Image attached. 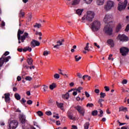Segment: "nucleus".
Returning a JSON list of instances; mask_svg holds the SVG:
<instances>
[{
    "label": "nucleus",
    "instance_id": "6e6552de",
    "mask_svg": "<svg viewBox=\"0 0 129 129\" xmlns=\"http://www.w3.org/2000/svg\"><path fill=\"white\" fill-rule=\"evenodd\" d=\"M118 40H119L121 42H126L128 41V37H127L125 35H118L117 37Z\"/></svg>",
    "mask_w": 129,
    "mask_h": 129
},
{
    "label": "nucleus",
    "instance_id": "49530a36",
    "mask_svg": "<svg viewBox=\"0 0 129 129\" xmlns=\"http://www.w3.org/2000/svg\"><path fill=\"white\" fill-rule=\"evenodd\" d=\"M43 55L44 56H48V55H49V51H44L43 52Z\"/></svg>",
    "mask_w": 129,
    "mask_h": 129
},
{
    "label": "nucleus",
    "instance_id": "7c9ffc66",
    "mask_svg": "<svg viewBox=\"0 0 129 129\" xmlns=\"http://www.w3.org/2000/svg\"><path fill=\"white\" fill-rule=\"evenodd\" d=\"M84 2H85V4L87 5H90L92 2H93V0H84Z\"/></svg>",
    "mask_w": 129,
    "mask_h": 129
},
{
    "label": "nucleus",
    "instance_id": "338daca9",
    "mask_svg": "<svg viewBox=\"0 0 129 129\" xmlns=\"http://www.w3.org/2000/svg\"><path fill=\"white\" fill-rule=\"evenodd\" d=\"M26 94H27V95H28V96H30V95H31V91H28L26 92Z\"/></svg>",
    "mask_w": 129,
    "mask_h": 129
},
{
    "label": "nucleus",
    "instance_id": "2f4dec72",
    "mask_svg": "<svg viewBox=\"0 0 129 129\" xmlns=\"http://www.w3.org/2000/svg\"><path fill=\"white\" fill-rule=\"evenodd\" d=\"M11 56H9L7 57H5V58H4L3 57V60L4 61H5L6 63L7 62H9V60H10V59H11Z\"/></svg>",
    "mask_w": 129,
    "mask_h": 129
},
{
    "label": "nucleus",
    "instance_id": "864d4df0",
    "mask_svg": "<svg viewBox=\"0 0 129 129\" xmlns=\"http://www.w3.org/2000/svg\"><path fill=\"white\" fill-rule=\"evenodd\" d=\"M56 43L57 44H59V46H62V45H63V43L60 40H58Z\"/></svg>",
    "mask_w": 129,
    "mask_h": 129
},
{
    "label": "nucleus",
    "instance_id": "0e129e2a",
    "mask_svg": "<svg viewBox=\"0 0 129 129\" xmlns=\"http://www.w3.org/2000/svg\"><path fill=\"white\" fill-rule=\"evenodd\" d=\"M28 51V46L23 48V52H27Z\"/></svg>",
    "mask_w": 129,
    "mask_h": 129
},
{
    "label": "nucleus",
    "instance_id": "79ce46f5",
    "mask_svg": "<svg viewBox=\"0 0 129 129\" xmlns=\"http://www.w3.org/2000/svg\"><path fill=\"white\" fill-rule=\"evenodd\" d=\"M94 105L93 103H88L87 104V107H93Z\"/></svg>",
    "mask_w": 129,
    "mask_h": 129
},
{
    "label": "nucleus",
    "instance_id": "c03bdc74",
    "mask_svg": "<svg viewBox=\"0 0 129 129\" xmlns=\"http://www.w3.org/2000/svg\"><path fill=\"white\" fill-rule=\"evenodd\" d=\"M19 16L20 17H24L25 16V13H24V12H22V11H21Z\"/></svg>",
    "mask_w": 129,
    "mask_h": 129
},
{
    "label": "nucleus",
    "instance_id": "0eeeda50",
    "mask_svg": "<svg viewBox=\"0 0 129 129\" xmlns=\"http://www.w3.org/2000/svg\"><path fill=\"white\" fill-rule=\"evenodd\" d=\"M126 5H127V0H125L124 3H119L118 6V11H122V10H124V9H125V7H126Z\"/></svg>",
    "mask_w": 129,
    "mask_h": 129
},
{
    "label": "nucleus",
    "instance_id": "bf43d9fd",
    "mask_svg": "<svg viewBox=\"0 0 129 129\" xmlns=\"http://www.w3.org/2000/svg\"><path fill=\"white\" fill-rule=\"evenodd\" d=\"M17 81H21L22 80V78L20 76L17 77Z\"/></svg>",
    "mask_w": 129,
    "mask_h": 129
},
{
    "label": "nucleus",
    "instance_id": "f3484780",
    "mask_svg": "<svg viewBox=\"0 0 129 129\" xmlns=\"http://www.w3.org/2000/svg\"><path fill=\"white\" fill-rule=\"evenodd\" d=\"M96 4L97 6H103L104 4V0H97Z\"/></svg>",
    "mask_w": 129,
    "mask_h": 129
},
{
    "label": "nucleus",
    "instance_id": "5701e85b",
    "mask_svg": "<svg viewBox=\"0 0 129 129\" xmlns=\"http://www.w3.org/2000/svg\"><path fill=\"white\" fill-rule=\"evenodd\" d=\"M119 111H124V112H125V111H127V108L120 107L119 108Z\"/></svg>",
    "mask_w": 129,
    "mask_h": 129
},
{
    "label": "nucleus",
    "instance_id": "680f3d73",
    "mask_svg": "<svg viewBox=\"0 0 129 129\" xmlns=\"http://www.w3.org/2000/svg\"><path fill=\"white\" fill-rule=\"evenodd\" d=\"M100 92V91L99 90V89H96L95 90V93H99V92Z\"/></svg>",
    "mask_w": 129,
    "mask_h": 129
},
{
    "label": "nucleus",
    "instance_id": "393cba45",
    "mask_svg": "<svg viewBox=\"0 0 129 129\" xmlns=\"http://www.w3.org/2000/svg\"><path fill=\"white\" fill-rule=\"evenodd\" d=\"M58 70L59 71V72H58V73L59 74H61V75H63V76H66V77L67 78H68V75L63 74V71L62 70H61V69H58Z\"/></svg>",
    "mask_w": 129,
    "mask_h": 129
},
{
    "label": "nucleus",
    "instance_id": "dca6fc26",
    "mask_svg": "<svg viewBox=\"0 0 129 129\" xmlns=\"http://www.w3.org/2000/svg\"><path fill=\"white\" fill-rule=\"evenodd\" d=\"M83 89V88L80 87H79L78 89H72L71 90L69 91V92H71V91H74V90H76V91H78V92H81V90Z\"/></svg>",
    "mask_w": 129,
    "mask_h": 129
},
{
    "label": "nucleus",
    "instance_id": "ea45409f",
    "mask_svg": "<svg viewBox=\"0 0 129 129\" xmlns=\"http://www.w3.org/2000/svg\"><path fill=\"white\" fill-rule=\"evenodd\" d=\"M98 113L97 110H94L92 112V115H97Z\"/></svg>",
    "mask_w": 129,
    "mask_h": 129
},
{
    "label": "nucleus",
    "instance_id": "f8f14e48",
    "mask_svg": "<svg viewBox=\"0 0 129 129\" xmlns=\"http://www.w3.org/2000/svg\"><path fill=\"white\" fill-rule=\"evenodd\" d=\"M23 34H24V31H21V29H19L17 34L19 44H21V35H23Z\"/></svg>",
    "mask_w": 129,
    "mask_h": 129
},
{
    "label": "nucleus",
    "instance_id": "69168bd1",
    "mask_svg": "<svg viewBox=\"0 0 129 129\" xmlns=\"http://www.w3.org/2000/svg\"><path fill=\"white\" fill-rule=\"evenodd\" d=\"M87 77H88V75H85L83 77V79L84 80H85V78H87Z\"/></svg>",
    "mask_w": 129,
    "mask_h": 129
},
{
    "label": "nucleus",
    "instance_id": "72a5a7b5",
    "mask_svg": "<svg viewBox=\"0 0 129 129\" xmlns=\"http://www.w3.org/2000/svg\"><path fill=\"white\" fill-rule=\"evenodd\" d=\"M15 98L17 99V100H20V99H21V96L20 95V94L18 93L15 95Z\"/></svg>",
    "mask_w": 129,
    "mask_h": 129
},
{
    "label": "nucleus",
    "instance_id": "c9c22d12",
    "mask_svg": "<svg viewBox=\"0 0 129 129\" xmlns=\"http://www.w3.org/2000/svg\"><path fill=\"white\" fill-rule=\"evenodd\" d=\"M88 48H89V43H87L86 44V47H85V50L86 51H89V49H88Z\"/></svg>",
    "mask_w": 129,
    "mask_h": 129
},
{
    "label": "nucleus",
    "instance_id": "39448f33",
    "mask_svg": "<svg viewBox=\"0 0 129 129\" xmlns=\"http://www.w3.org/2000/svg\"><path fill=\"white\" fill-rule=\"evenodd\" d=\"M113 7H114V2L109 0L107 1L106 4L104 6V10H105V11H110Z\"/></svg>",
    "mask_w": 129,
    "mask_h": 129
},
{
    "label": "nucleus",
    "instance_id": "4c0bfd02",
    "mask_svg": "<svg viewBox=\"0 0 129 129\" xmlns=\"http://www.w3.org/2000/svg\"><path fill=\"white\" fill-rule=\"evenodd\" d=\"M100 97L101 98H104V97H105V93H100Z\"/></svg>",
    "mask_w": 129,
    "mask_h": 129
},
{
    "label": "nucleus",
    "instance_id": "5fc2aeb1",
    "mask_svg": "<svg viewBox=\"0 0 129 129\" xmlns=\"http://www.w3.org/2000/svg\"><path fill=\"white\" fill-rule=\"evenodd\" d=\"M126 83H127V80H123L122 81V84H126Z\"/></svg>",
    "mask_w": 129,
    "mask_h": 129
},
{
    "label": "nucleus",
    "instance_id": "4d7b16f0",
    "mask_svg": "<svg viewBox=\"0 0 129 129\" xmlns=\"http://www.w3.org/2000/svg\"><path fill=\"white\" fill-rule=\"evenodd\" d=\"M85 94L86 97H89V96H90V95H89V94L87 92H85Z\"/></svg>",
    "mask_w": 129,
    "mask_h": 129
},
{
    "label": "nucleus",
    "instance_id": "412c9836",
    "mask_svg": "<svg viewBox=\"0 0 129 129\" xmlns=\"http://www.w3.org/2000/svg\"><path fill=\"white\" fill-rule=\"evenodd\" d=\"M68 116L69 118H70V119H71L72 120H74V119H75V117H74L73 114L69 113Z\"/></svg>",
    "mask_w": 129,
    "mask_h": 129
},
{
    "label": "nucleus",
    "instance_id": "473e14b6",
    "mask_svg": "<svg viewBox=\"0 0 129 129\" xmlns=\"http://www.w3.org/2000/svg\"><path fill=\"white\" fill-rule=\"evenodd\" d=\"M55 87H56V85L54 83H53L52 84L49 86V88L51 90H53V89H54V88H55Z\"/></svg>",
    "mask_w": 129,
    "mask_h": 129
},
{
    "label": "nucleus",
    "instance_id": "2eb2a0df",
    "mask_svg": "<svg viewBox=\"0 0 129 129\" xmlns=\"http://www.w3.org/2000/svg\"><path fill=\"white\" fill-rule=\"evenodd\" d=\"M5 101L6 102H9V101H10V93H6L5 94Z\"/></svg>",
    "mask_w": 129,
    "mask_h": 129
},
{
    "label": "nucleus",
    "instance_id": "6ab92c4d",
    "mask_svg": "<svg viewBox=\"0 0 129 129\" xmlns=\"http://www.w3.org/2000/svg\"><path fill=\"white\" fill-rule=\"evenodd\" d=\"M120 30H121V24L119 23L116 28V33H118V32H119V31H120Z\"/></svg>",
    "mask_w": 129,
    "mask_h": 129
},
{
    "label": "nucleus",
    "instance_id": "20e7f679",
    "mask_svg": "<svg viewBox=\"0 0 129 129\" xmlns=\"http://www.w3.org/2000/svg\"><path fill=\"white\" fill-rule=\"evenodd\" d=\"M113 16L111 14H106L103 18V22L105 24H112L113 23Z\"/></svg>",
    "mask_w": 129,
    "mask_h": 129
},
{
    "label": "nucleus",
    "instance_id": "f03ea898",
    "mask_svg": "<svg viewBox=\"0 0 129 129\" xmlns=\"http://www.w3.org/2000/svg\"><path fill=\"white\" fill-rule=\"evenodd\" d=\"M91 26L92 31L93 32H97V31L100 29L101 23H100V21L96 20L91 24Z\"/></svg>",
    "mask_w": 129,
    "mask_h": 129
},
{
    "label": "nucleus",
    "instance_id": "a878e982",
    "mask_svg": "<svg viewBox=\"0 0 129 129\" xmlns=\"http://www.w3.org/2000/svg\"><path fill=\"white\" fill-rule=\"evenodd\" d=\"M4 55L0 58V67H2L4 65V63H5V60H4Z\"/></svg>",
    "mask_w": 129,
    "mask_h": 129
},
{
    "label": "nucleus",
    "instance_id": "4468645a",
    "mask_svg": "<svg viewBox=\"0 0 129 129\" xmlns=\"http://www.w3.org/2000/svg\"><path fill=\"white\" fill-rule=\"evenodd\" d=\"M20 119L22 123L23 124L25 123V122H26V116L23 114H20Z\"/></svg>",
    "mask_w": 129,
    "mask_h": 129
},
{
    "label": "nucleus",
    "instance_id": "7ed1b4c3",
    "mask_svg": "<svg viewBox=\"0 0 129 129\" xmlns=\"http://www.w3.org/2000/svg\"><path fill=\"white\" fill-rule=\"evenodd\" d=\"M103 32L106 35L111 36L113 33V29H112L111 25H110L109 24H108L104 26Z\"/></svg>",
    "mask_w": 129,
    "mask_h": 129
},
{
    "label": "nucleus",
    "instance_id": "b1692460",
    "mask_svg": "<svg viewBox=\"0 0 129 129\" xmlns=\"http://www.w3.org/2000/svg\"><path fill=\"white\" fill-rule=\"evenodd\" d=\"M69 96H70V95L69 94V93H67L65 95H63L62 97L64 99H68V98H69Z\"/></svg>",
    "mask_w": 129,
    "mask_h": 129
},
{
    "label": "nucleus",
    "instance_id": "a18cd8bd",
    "mask_svg": "<svg viewBox=\"0 0 129 129\" xmlns=\"http://www.w3.org/2000/svg\"><path fill=\"white\" fill-rule=\"evenodd\" d=\"M37 114L39 116H42L43 115V112L41 111H39L37 112Z\"/></svg>",
    "mask_w": 129,
    "mask_h": 129
},
{
    "label": "nucleus",
    "instance_id": "9b49d317",
    "mask_svg": "<svg viewBox=\"0 0 129 129\" xmlns=\"http://www.w3.org/2000/svg\"><path fill=\"white\" fill-rule=\"evenodd\" d=\"M31 46L32 48H35L36 46H40V42L36 40H32L31 42Z\"/></svg>",
    "mask_w": 129,
    "mask_h": 129
},
{
    "label": "nucleus",
    "instance_id": "37998d69",
    "mask_svg": "<svg viewBox=\"0 0 129 129\" xmlns=\"http://www.w3.org/2000/svg\"><path fill=\"white\" fill-rule=\"evenodd\" d=\"M25 79L27 81H31V80H32V79H33V78H32L31 77L27 76L26 77Z\"/></svg>",
    "mask_w": 129,
    "mask_h": 129
},
{
    "label": "nucleus",
    "instance_id": "1a4fd4ad",
    "mask_svg": "<svg viewBox=\"0 0 129 129\" xmlns=\"http://www.w3.org/2000/svg\"><path fill=\"white\" fill-rule=\"evenodd\" d=\"M128 51H129L128 48L125 47H121L120 49V52L122 56H126L127 54H128Z\"/></svg>",
    "mask_w": 129,
    "mask_h": 129
},
{
    "label": "nucleus",
    "instance_id": "ddd939ff",
    "mask_svg": "<svg viewBox=\"0 0 129 129\" xmlns=\"http://www.w3.org/2000/svg\"><path fill=\"white\" fill-rule=\"evenodd\" d=\"M29 36V34L27 32H25L24 33V35H23L22 36H20V40H21L22 43H24V41L26 40V38Z\"/></svg>",
    "mask_w": 129,
    "mask_h": 129
},
{
    "label": "nucleus",
    "instance_id": "4be33fe9",
    "mask_svg": "<svg viewBox=\"0 0 129 129\" xmlns=\"http://www.w3.org/2000/svg\"><path fill=\"white\" fill-rule=\"evenodd\" d=\"M79 3H80V0H74L73 1L72 5V6H76V5H78Z\"/></svg>",
    "mask_w": 129,
    "mask_h": 129
},
{
    "label": "nucleus",
    "instance_id": "de8ad7c7",
    "mask_svg": "<svg viewBox=\"0 0 129 129\" xmlns=\"http://www.w3.org/2000/svg\"><path fill=\"white\" fill-rule=\"evenodd\" d=\"M77 76L79 78H82V75H81V74H80V73H78L77 74Z\"/></svg>",
    "mask_w": 129,
    "mask_h": 129
},
{
    "label": "nucleus",
    "instance_id": "8fccbe9b",
    "mask_svg": "<svg viewBox=\"0 0 129 129\" xmlns=\"http://www.w3.org/2000/svg\"><path fill=\"white\" fill-rule=\"evenodd\" d=\"M125 22H126V23H128L129 22V16H126L125 19Z\"/></svg>",
    "mask_w": 129,
    "mask_h": 129
},
{
    "label": "nucleus",
    "instance_id": "bb28decb",
    "mask_svg": "<svg viewBox=\"0 0 129 129\" xmlns=\"http://www.w3.org/2000/svg\"><path fill=\"white\" fill-rule=\"evenodd\" d=\"M57 106L59 108L61 109L62 110H63V103H56Z\"/></svg>",
    "mask_w": 129,
    "mask_h": 129
},
{
    "label": "nucleus",
    "instance_id": "c85d7f7f",
    "mask_svg": "<svg viewBox=\"0 0 129 129\" xmlns=\"http://www.w3.org/2000/svg\"><path fill=\"white\" fill-rule=\"evenodd\" d=\"M41 27H42V25L41 24L35 23V25H34V27L37 28V29H40Z\"/></svg>",
    "mask_w": 129,
    "mask_h": 129
},
{
    "label": "nucleus",
    "instance_id": "e433bc0d",
    "mask_svg": "<svg viewBox=\"0 0 129 129\" xmlns=\"http://www.w3.org/2000/svg\"><path fill=\"white\" fill-rule=\"evenodd\" d=\"M99 113H100V115H99V116L102 117L103 116V111L101 109H99Z\"/></svg>",
    "mask_w": 129,
    "mask_h": 129
},
{
    "label": "nucleus",
    "instance_id": "09e8293b",
    "mask_svg": "<svg viewBox=\"0 0 129 129\" xmlns=\"http://www.w3.org/2000/svg\"><path fill=\"white\" fill-rule=\"evenodd\" d=\"M129 31V24H127L125 29V32H128Z\"/></svg>",
    "mask_w": 129,
    "mask_h": 129
},
{
    "label": "nucleus",
    "instance_id": "f704fd0d",
    "mask_svg": "<svg viewBox=\"0 0 129 129\" xmlns=\"http://www.w3.org/2000/svg\"><path fill=\"white\" fill-rule=\"evenodd\" d=\"M76 61L77 62H78V61H79V60H80L81 59V56H79L78 55H76L75 56Z\"/></svg>",
    "mask_w": 129,
    "mask_h": 129
},
{
    "label": "nucleus",
    "instance_id": "774afa93",
    "mask_svg": "<svg viewBox=\"0 0 129 129\" xmlns=\"http://www.w3.org/2000/svg\"><path fill=\"white\" fill-rule=\"evenodd\" d=\"M72 127V129H77V126L76 125H73Z\"/></svg>",
    "mask_w": 129,
    "mask_h": 129
},
{
    "label": "nucleus",
    "instance_id": "cd10ccee",
    "mask_svg": "<svg viewBox=\"0 0 129 129\" xmlns=\"http://www.w3.org/2000/svg\"><path fill=\"white\" fill-rule=\"evenodd\" d=\"M84 128L85 129H88V128H89V122H86L84 124Z\"/></svg>",
    "mask_w": 129,
    "mask_h": 129
},
{
    "label": "nucleus",
    "instance_id": "3c124183",
    "mask_svg": "<svg viewBox=\"0 0 129 129\" xmlns=\"http://www.w3.org/2000/svg\"><path fill=\"white\" fill-rule=\"evenodd\" d=\"M32 103H33V101L31 100H29L27 101V104L31 105V104H32Z\"/></svg>",
    "mask_w": 129,
    "mask_h": 129
},
{
    "label": "nucleus",
    "instance_id": "9d476101",
    "mask_svg": "<svg viewBox=\"0 0 129 129\" xmlns=\"http://www.w3.org/2000/svg\"><path fill=\"white\" fill-rule=\"evenodd\" d=\"M75 109L78 110V112L79 113H81V114H82L83 115H84V112H85V110L84 109V108L78 105L76 107H75Z\"/></svg>",
    "mask_w": 129,
    "mask_h": 129
},
{
    "label": "nucleus",
    "instance_id": "58836bf2",
    "mask_svg": "<svg viewBox=\"0 0 129 129\" xmlns=\"http://www.w3.org/2000/svg\"><path fill=\"white\" fill-rule=\"evenodd\" d=\"M54 77L55 78V79H59L60 78V75H59L58 74H55L54 75Z\"/></svg>",
    "mask_w": 129,
    "mask_h": 129
},
{
    "label": "nucleus",
    "instance_id": "6e6d98bb",
    "mask_svg": "<svg viewBox=\"0 0 129 129\" xmlns=\"http://www.w3.org/2000/svg\"><path fill=\"white\" fill-rule=\"evenodd\" d=\"M105 90V91L107 92V91H109V87H108V86H105L104 87Z\"/></svg>",
    "mask_w": 129,
    "mask_h": 129
},
{
    "label": "nucleus",
    "instance_id": "603ef678",
    "mask_svg": "<svg viewBox=\"0 0 129 129\" xmlns=\"http://www.w3.org/2000/svg\"><path fill=\"white\" fill-rule=\"evenodd\" d=\"M46 114H47V115H52V112L50 111H47L46 112Z\"/></svg>",
    "mask_w": 129,
    "mask_h": 129
},
{
    "label": "nucleus",
    "instance_id": "a19ab883",
    "mask_svg": "<svg viewBox=\"0 0 129 129\" xmlns=\"http://www.w3.org/2000/svg\"><path fill=\"white\" fill-rule=\"evenodd\" d=\"M43 91H44V92H46V91H47V89H48V86H46V85H43Z\"/></svg>",
    "mask_w": 129,
    "mask_h": 129
},
{
    "label": "nucleus",
    "instance_id": "f257e3e1",
    "mask_svg": "<svg viewBox=\"0 0 129 129\" xmlns=\"http://www.w3.org/2000/svg\"><path fill=\"white\" fill-rule=\"evenodd\" d=\"M95 16V13L93 11H89L86 13V15L82 18L83 21L84 20H87L89 22H92L94 17Z\"/></svg>",
    "mask_w": 129,
    "mask_h": 129
},
{
    "label": "nucleus",
    "instance_id": "c756f323",
    "mask_svg": "<svg viewBox=\"0 0 129 129\" xmlns=\"http://www.w3.org/2000/svg\"><path fill=\"white\" fill-rule=\"evenodd\" d=\"M27 63H28V65H32L33 64V59L31 58H28L27 59Z\"/></svg>",
    "mask_w": 129,
    "mask_h": 129
},
{
    "label": "nucleus",
    "instance_id": "a211bd4d",
    "mask_svg": "<svg viewBox=\"0 0 129 129\" xmlns=\"http://www.w3.org/2000/svg\"><path fill=\"white\" fill-rule=\"evenodd\" d=\"M107 43L108 45H110L111 47H113L114 46V44L113 43V40L112 39H109L107 40Z\"/></svg>",
    "mask_w": 129,
    "mask_h": 129
},
{
    "label": "nucleus",
    "instance_id": "13d9d810",
    "mask_svg": "<svg viewBox=\"0 0 129 129\" xmlns=\"http://www.w3.org/2000/svg\"><path fill=\"white\" fill-rule=\"evenodd\" d=\"M60 45L57 43V44L54 46L53 48H56V49H59V46Z\"/></svg>",
    "mask_w": 129,
    "mask_h": 129
},
{
    "label": "nucleus",
    "instance_id": "423d86ee",
    "mask_svg": "<svg viewBox=\"0 0 129 129\" xmlns=\"http://www.w3.org/2000/svg\"><path fill=\"white\" fill-rule=\"evenodd\" d=\"M18 121L16 120L9 121V129H16L18 127Z\"/></svg>",
    "mask_w": 129,
    "mask_h": 129
},
{
    "label": "nucleus",
    "instance_id": "052dcab7",
    "mask_svg": "<svg viewBox=\"0 0 129 129\" xmlns=\"http://www.w3.org/2000/svg\"><path fill=\"white\" fill-rule=\"evenodd\" d=\"M10 54V52L9 51H6L5 53L4 54L3 56H8Z\"/></svg>",
    "mask_w": 129,
    "mask_h": 129
},
{
    "label": "nucleus",
    "instance_id": "e2e57ef3",
    "mask_svg": "<svg viewBox=\"0 0 129 129\" xmlns=\"http://www.w3.org/2000/svg\"><path fill=\"white\" fill-rule=\"evenodd\" d=\"M36 35H39V36H42V33L36 31Z\"/></svg>",
    "mask_w": 129,
    "mask_h": 129
},
{
    "label": "nucleus",
    "instance_id": "aec40b11",
    "mask_svg": "<svg viewBox=\"0 0 129 129\" xmlns=\"http://www.w3.org/2000/svg\"><path fill=\"white\" fill-rule=\"evenodd\" d=\"M83 11H84L83 9H78V10H76L77 15H78V16H81Z\"/></svg>",
    "mask_w": 129,
    "mask_h": 129
}]
</instances>
